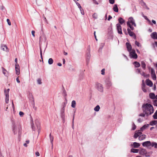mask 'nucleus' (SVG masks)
I'll return each mask as SVG.
<instances>
[{
	"label": "nucleus",
	"instance_id": "nucleus-62",
	"mask_svg": "<svg viewBox=\"0 0 157 157\" xmlns=\"http://www.w3.org/2000/svg\"><path fill=\"white\" fill-rule=\"evenodd\" d=\"M5 91H6V93H8V94H9V90H10V89H7V91H6V90H4V91H5Z\"/></svg>",
	"mask_w": 157,
	"mask_h": 157
},
{
	"label": "nucleus",
	"instance_id": "nucleus-21",
	"mask_svg": "<svg viewBox=\"0 0 157 157\" xmlns=\"http://www.w3.org/2000/svg\"><path fill=\"white\" fill-rule=\"evenodd\" d=\"M150 98L152 99H154L156 98V95L155 96V94L153 93H150L149 94Z\"/></svg>",
	"mask_w": 157,
	"mask_h": 157
},
{
	"label": "nucleus",
	"instance_id": "nucleus-53",
	"mask_svg": "<svg viewBox=\"0 0 157 157\" xmlns=\"http://www.w3.org/2000/svg\"><path fill=\"white\" fill-rule=\"evenodd\" d=\"M80 11H81V14L83 15L84 14V10H81V9H80Z\"/></svg>",
	"mask_w": 157,
	"mask_h": 157
},
{
	"label": "nucleus",
	"instance_id": "nucleus-50",
	"mask_svg": "<svg viewBox=\"0 0 157 157\" xmlns=\"http://www.w3.org/2000/svg\"><path fill=\"white\" fill-rule=\"evenodd\" d=\"M37 82L38 84H41V80L40 79H38L37 80Z\"/></svg>",
	"mask_w": 157,
	"mask_h": 157
},
{
	"label": "nucleus",
	"instance_id": "nucleus-11",
	"mask_svg": "<svg viewBox=\"0 0 157 157\" xmlns=\"http://www.w3.org/2000/svg\"><path fill=\"white\" fill-rule=\"evenodd\" d=\"M151 76L152 79L153 80H156V75L155 74V71L153 69H151Z\"/></svg>",
	"mask_w": 157,
	"mask_h": 157
},
{
	"label": "nucleus",
	"instance_id": "nucleus-55",
	"mask_svg": "<svg viewBox=\"0 0 157 157\" xmlns=\"http://www.w3.org/2000/svg\"><path fill=\"white\" fill-rule=\"evenodd\" d=\"M16 81L18 83H20V82L19 80V77H17L16 79Z\"/></svg>",
	"mask_w": 157,
	"mask_h": 157
},
{
	"label": "nucleus",
	"instance_id": "nucleus-48",
	"mask_svg": "<svg viewBox=\"0 0 157 157\" xmlns=\"http://www.w3.org/2000/svg\"><path fill=\"white\" fill-rule=\"evenodd\" d=\"M19 114L21 117H22L23 116L24 113L23 112L20 111L19 112Z\"/></svg>",
	"mask_w": 157,
	"mask_h": 157
},
{
	"label": "nucleus",
	"instance_id": "nucleus-36",
	"mask_svg": "<svg viewBox=\"0 0 157 157\" xmlns=\"http://www.w3.org/2000/svg\"><path fill=\"white\" fill-rule=\"evenodd\" d=\"M49 136H50V140L51 141V142L52 145V146H53V137L52 136H51V134H50Z\"/></svg>",
	"mask_w": 157,
	"mask_h": 157
},
{
	"label": "nucleus",
	"instance_id": "nucleus-35",
	"mask_svg": "<svg viewBox=\"0 0 157 157\" xmlns=\"http://www.w3.org/2000/svg\"><path fill=\"white\" fill-rule=\"evenodd\" d=\"M153 117L154 119H157V110L153 116Z\"/></svg>",
	"mask_w": 157,
	"mask_h": 157
},
{
	"label": "nucleus",
	"instance_id": "nucleus-25",
	"mask_svg": "<svg viewBox=\"0 0 157 157\" xmlns=\"http://www.w3.org/2000/svg\"><path fill=\"white\" fill-rule=\"evenodd\" d=\"M141 67L144 69L145 70L146 69V65L144 61L141 62Z\"/></svg>",
	"mask_w": 157,
	"mask_h": 157
},
{
	"label": "nucleus",
	"instance_id": "nucleus-37",
	"mask_svg": "<svg viewBox=\"0 0 157 157\" xmlns=\"http://www.w3.org/2000/svg\"><path fill=\"white\" fill-rule=\"evenodd\" d=\"M144 77H147L149 76V75H145V73L144 72H141L140 73Z\"/></svg>",
	"mask_w": 157,
	"mask_h": 157
},
{
	"label": "nucleus",
	"instance_id": "nucleus-10",
	"mask_svg": "<svg viewBox=\"0 0 157 157\" xmlns=\"http://www.w3.org/2000/svg\"><path fill=\"white\" fill-rule=\"evenodd\" d=\"M15 71L16 74L18 75L20 74V69L19 66L17 63L15 64Z\"/></svg>",
	"mask_w": 157,
	"mask_h": 157
},
{
	"label": "nucleus",
	"instance_id": "nucleus-39",
	"mask_svg": "<svg viewBox=\"0 0 157 157\" xmlns=\"http://www.w3.org/2000/svg\"><path fill=\"white\" fill-rule=\"evenodd\" d=\"M146 115V114L145 113H141L139 115V116L142 117H145V116Z\"/></svg>",
	"mask_w": 157,
	"mask_h": 157
},
{
	"label": "nucleus",
	"instance_id": "nucleus-45",
	"mask_svg": "<svg viewBox=\"0 0 157 157\" xmlns=\"http://www.w3.org/2000/svg\"><path fill=\"white\" fill-rule=\"evenodd\" d=\"M105 69H103L101 70V74L102 75H105Z\"/></svg>",
	"mask_w": 157,
	"mask_h": 157
},
{
	"label": "nucleus",
	"instance_id": "nucleus-18",
	"mask_svg": "<svg viewBox=\"0 0 157 157\" xmlns=\"http://www.w3.org/2000/svg\"><path fill=\"white\" fill-rule=\"evenodd\" d=\"M128 33L129 35L131 36H134L135 37H136V36L135 35V33L132 32L131 31L130 29H127Z\"/></svg>",
	"mask_w": 157,
	"mask_h": 157
},
{
	"label": "nucleus",
	"instance_id": "nucleus-16",
	"mask_svg": "<svg viewBox=\"0 0 157 157\" xmlns=\"http://www.w3.org/2000/svg\"><path fill=\"white\" fill-rule=\"evenodd\" d=\"M146 83L147 86L150 87L152 86L153 85V83L152 82V81L149 79L146 80Z\"/></svg>",
	"mask_w": 157,
	"mask_h": 157
},
{
	"label": "nucleus",
	"instance_id": "nucleus-54",
	"mask_svg": "<svg viewBox=\"0 0 157 157\" xmlns=\"http://www.w3.org/2000/svg\"><path fill=\"white\" fill-rule=\"evenodd\" d=\"M31 32H32V35L33 36V37H35V31L33 30Z\"/></svg>",
	"mask_w": 157,
	"mask_h": 157
},
{
	"label": "nucleus",
	"instance_id": "nucleus-24",
	"mask_svg": "<svg viewBox=\"0 0 157 157\" xmlns=\"http://www.w3.org/2000/svg\"><path fill=\"white\" fill-rule=\"evenodd\" d=\"M131 151L132 152L134 153H137L138 152H139V150L137 149L132 148L131 149Z\"/></svg>",
	"mask_w": 157,
	"mask_h": 157
},
{
	"label": "nucleus",
	"instance_id": "nucleus-32",
	"mask_svg": "<svg viewBox=\"0 0 157 157\" xmlns=\"http://www.w3.org/2000/svg\"><path fill=\"white\" fill-rule=\"evenodd\" d=\"M147 126L146 125H144L142 127L140 128V131H143L144 129H145L147 127Z\"/></svg>",
	"mask_w": 157,
	"mask_h": 157
},
{
	"label": "nucleus",
	"instance_id": "nucleus-46",
	"mask_svg": "<svg viewBox=\"0 0 157 157\" xmlns=\"http://www.w3.org/2000/svg\"><path fill=\"white\" fill-rule=\"evenodd\" d=\"M109 2L111 4H113L114 3V0H109Z\"/></svg>",
	"mask_w": 157,
	"mask_h": 157
},
{
	"label": "nucleus",
	"instance_id": "nucleus-1",
	"mask_svg": "<svg viewBox=\"0 0 157 157\" xmlns=\"http://www.w3.org/2000/svg\"><path fill=\"white\" fill-rule=\"evenodd\" d=\"M142 110L144 113L146 114V116L151 114L154 111L152 105L148 103H146L143 105Z\"/></svg>",
	"mask_w": 157,
	"mask_h": 157
},
{
	"label": "nucleus",
	"instance_id": "nucleus-2",
	"mask_svg": "<svg viewBox=\"0 0 157 157\" xmlns=\"http://www.w3.org/2000/svg\"><path fill=\"white\" fill-rule=\"evenodd\" d=\"M21 126L13 123L12 130L14 135L18 133V135H20L21 134Z\"/></svg>",
	"mask_w": 157,
	"mask_h": 157
},
{
	"label": "nucleus",
	"instance_id": "nucleus-14",
	"mask_svg": "<svg viewBox=\"0 0 157 157\" xmlns=\"http://www.w3.org/2000/svg\"><path fill=\"white\" fill-rule=\"evenodd\" d=\"M127 48L128 51L129 52L132 50V47L131 44L128 43L127 42L126 43Z\"/></svg>",
	"mask_w": 157,
	"mask_h": 157
},
{
	"label": "nucleus",
	"instance_id": "nucleus-9",
	"mask_svg": "<svg viewBox=\"0 0 157 157\" xmlns=\"http://www.w3.org/2000/svg\"><path fill=\"white\" fill-rule=\"evenodd\" d=\"M118 33L120 34H122L121 27V25L119 23L116 25Z\"/></svg>",
	"mask_w": 157,
	"mask_h": 157
},
{
	"label": "nucleus",
	"instance_id": "nucleus-57",
	"mask_svg": "<svg viewBox=\"0 0 157 157\" xmlns=\"http://www.w3.org/2000/svg\"><path fill=\"white\" fill-rule=\"evenodd\" d=\"M35 154H36V155L37 156H39L40 155L39 153L38 152H36L35 153Z\"/></svg>",
	"mask_w": 157,
	"mask_h": 157
},
{
	"label": "nucleus",
	"instance_id": "nucleus-43",
	"mask_svg": "<svg viewBox=\"0 0 157 157\" xmlns=\"http://www.w3.org/2000/svg\"><path fill=\"white\" fill-rule=\"evenodd\" d=\"M93 17L94 18L96 19L97 18V15L96 13H94L93 15Z\"/></svg>",
	"mask_w": 157,
	"mask_h": 157
},
{
	"label": "nucleus",
	"instance_id": "nucleus-47",
	"mask_svg": "<svg viewBox=\"0 0 157 157\" xmlns=\"http://www.w3.org/2000/svg\"><path fill=\"white\" fill-rule=\"evenodd\" d=\"M40 55L42 59H43L42 55V52L41 49L40 47Z\"/></svg>",
	"mask_w": 157,
	"mask_h": 157
},
{
	"label": "nucleus",
	"instance_id": "nucleus-5",
	"mask_svg": "<svg viewBox=\"0 0 157 157\" xmlns=\"http://www.w3.org/2000/svg\"><path fill=\"white\" fill-rule=\"evenodd\" d=\"M152 143L150 141H147L142 143V145L144 147H146L147 148L151 149V148Z\"/></svg>",
	"mask_w": 157,
	"mask_h": 157
},
{
	"label": "nucleus",
	"instance_id": "nucleus-29",
	"mask_svg": "<svg viewBox=\"0 0 157 157\" xmlns=\"http://www.w3.org/2000/svg\"><path fill=\"white\" fill-rule=\"evenodd\" d=\"M157 124V121L154 120L150 122V124L151 125H154Z\"/></svg>",
	"mask_w": 157,
	"mask_h": 157
},
{
	"label": "nucleus",
	"instance_id": "nucleus-60",
	"mask_svg": "<svg viewBox=\"0 0 157 157\" xmlns=\"http://www.w3.org/2000/svg\"><path fill=\"white\" fill-rule=\"evenodd\" d=\"M112 18V17L110 16V15H109V17H108V21H109L110 20V19H111Z\"/></svg>",
	"mask_w": 157,
	"mask_h": 157
},
{
	"label": "nucleus",
	"instance_id": "nucleus-22",
	"mask_svg": "<svg viewBox=\"0 0 157 157\" xmlns=\"http://www.w3.org/2000/svg\"><path fill=\"white\" fill-rule=\"evenodd\" d=\"M113 10L115 12H118V9L117 5L115 4L114 5L113 7Z\"/></svg>",
	"mask_w": 157,
	"mask_h": 157
},
{
	"label": "nucleus",
	"instance_id": "nucleus-40",
	"mask_svg": "<svg viewBox=\"0 0 157 157\" xmlns=\"http://www.w3.org/2000/svg\"><path fill=\"white\" fill-rule=\"evenodd\" d=\"M136 126L135 125V124L134 123L133 124L132 126V130H134L135 129H136Z\"/></svg>",
	"mask_w": 157,
	"mask_h": 157
},
{
	"label": "nucleus",
	"instance_id": "nucleus-13",
	"mask_svg": "<svg viewBox=\"0 0 157 157\" xmlns=\"http://www.w3.org/2000/svg\"><path fill=\"white\" fill-rule=\"evenodd\" d=\"M1 48L2 50L6 52H8V49L6 45L4 44H2L1 46Z\"/></svg>",
	"mask_w": 157,
	"mask_h": 157
},
{
	"label": "nucleus",
	"instance_id": "nucleus-7",
	"mask_svg": "<svg viewBox=\"0 0 157 157\" xmlns=\"http://www.w3.org/2000/svg\"><path fill=\"white\" fill-rule=\"evenodd\" d=\"M130 56L131 58L134 59H137V55L136 53L135 50H132L129 52Z\"/></svg>",
	"mask_w": 157,
	"mask_h": 157
},
{
	"label": "nucleus",
	"instance_id": "nucleus-23",
	"mask_svg": "<svg viewBox=\"0 0 157 157\" xmlns=\"http://www.w3.org/2000/svg\"><path fill=\"white\" fill-rule=\"evenodd\" d=\"M118 21L119 23L121 25L125 22L124 20L121 17H120L118 19Z\"/></svg>",
	"mask_w": 157,
	"mask_h": 157
},
{
	"label": "nucleus",
	"instance_id": "nucleus-28",
	"mask_svg": "<svg viewBox=\"0 0 157 157\" xmlns=\"http://www.w3.org/2000/svg\"><path fill=\"white\" fill-rule=\"evenodd\" d=\"M154 147L155 148L157 149V143L155 142L152 143L151 147Z\"/></svg>",
	"mask_w": 157,
	"mask_h": 157
},
{
	"label": "nucleus",
	"instance_id": "nucleus-41",
	"mask_svg": "<svg viewBox=\"0 0 157 157\" xmlns=\"http://www.w3.org/2000/svg\"><path fill=\"white\" fill-rule=\"evenodd\" d=\"M3 74L5 75H6V70L4 68H3Z\"/></svg>",
	"mask_w": 157,
	"mask_h": 157
},
{
	"label": "nucleus",
	"instance_id": "nucleus-26",
	"mask_svg": "<svg viewBox=\"0 0 157 157\" xmlns=\"http://www.w3.org/2000/svg\"><path fill=\"white\" fill-rule=\"evenodd\" d=\"M134 64L135 67H140V63L137 62H134Z\"/></svg>",
	"mask_w": 157,
	"mask_h": 157
},
{
	"label": "nucleus",
	"instance_id": "nucleus-61",
	"mask_svg": "<svg viewBox=\"0 0 157 157\" xmlns=\"http://www.w3.org/2000/svg\"><path fill=\"white\" fill-rule=\"evenodd\" d=\"M94 3L96 4H98V3L95 0H93Z\"/></svg>",
	"mask_w": 157,
	"mask_h": 157
},
{
	"label": "nucleus",
	"instance_id": "nucleus-52",
	"mask_svg": "<svg viewBox=\"0 0 157 157\" xmlns=\"http://www.w3.org/2000/svg\"><path fill=\"white\" fill-rule=\"evenodd\" d=\"M76 3L77 5L78 6V7L80 9H81L82 7L80 5V4L78 2H77Z\"/></svg>",
	"mask_w": 157,
	"mask_h": 157
},
{
	"label": "nucleus",
	"instance_id": "nucleus-12",
	"mask_svg": "<svg viewBox=\"0 0 157 157\" xmlns=\"http://www.w3.org/2000/svg\"><path fill=\"white\" fill-rule=\"evenodd\" d=\"M147 152L146 150L144 148H142L140 150H139V154L142 155H146Z\"/></svg>",
	"mask_w": 157,
	"mask_h": 157
},
{
	"label": "nucleus",
	"instance_id": "nucleus-42",
	"mask_svg": "<svg viewBox=\"0 0 157 157\" xmlns=\"http://www.w3.org/2000/svg\"><path fill=\"white\" fill-rule=\"evenodd\" d=\"M6 21L8 23V25L10 26L11 25V23L10 22V21L9 19H7L6 20Z\"/></svg>",
	"mask_w": 157,
	"mask_h": 157
},
{
	"label": "nucleus",
	"instance_id": "nucleus-64",
	"mask_svg": "<svg viewBox=\"0 0 157 157\" xmlns=\"http://www.w3.org/2000/svg\"><path fill=\"white\" fill-rule=\"evenodd\" d=\"M57 65L59 66H61L62 64L60 63H57Z\"/></svg>",
	"mask_w": 157,
	"mask_h": 157
},
{
	"label": "nucleus",
	"instance_id": "nucleus-27",
	"mask_svg": "<svg viewBox=\"0 0 157 157\" xmlns=\"http://www.w3.org/2000/svg\"><path fill=\"white\" fill-rule=\"evenodd\" d=\"M76 104L75 101L74 100H73L71 102V106L73 108H75L76 106Z\"/></svg>",
	"mask_w": 157,
	"mask_h": 157
},
{
	"label": "nucleus",
	"instance_id": "nucleus-17",
	"mask_svg": "<svg viewBox=\"0 0 157 157\" xmlns=\"http://www.w3.org/2000/svg\"><path fill=\"white\" fill-rule=\"evenodd\" d=\"M132 146L134 148H138L140 146V144L139 143L137 142H134Z\"/></svg>",
	"mask_w": 157,
	"mask_h": 157
},
{
	"label": "nucleus",
	"instance_id": "nucleus-19",
	"mask_svg": "<svg viewBox=\"0 0 157 157\" xmlns=\"http://www.w3.org/2000/svg\"><path fill=\"white\" fill-rule=\"evenodd\" d=\"M5 94L6 95V103H8L9 100V95L8 93H6V91H5Z\"/></svg>",
	"mask_w": 157,
	"mask_h": 157
},
{
	"label": "nucleus",
	"instance_id": "nucleus-56",
	"mask_svg": "<svg viewBox=\"0 0 157 157\" xmlns=\"http://www.w3.org/2000/svg\"><path fill=\"white\" fill-rule=\"evenodd\" d=\"M146 5V3H145L144 2H142V3H141V5H142V6H143V7H144V6H145Z\"/></svg>",
	"mask_w": 157,
	"mask_h": 157
},
{
	"label": "nucleus",
	"instance_id": "nucleus-34",
	"mask_svg": "<svg viewBox=\"0 0 157 157\" xmlns=\"http://www.w3.org/2000/svg\"><path fill=\"white\" fill-rule=\"evenodd\" d=\"M53 62V60L52 58H49L48 60V63L49 64H52Z\"/></svg>",
	"mask_w": 157,
	"mask_h": 157
},
{
	"label": "nucleus",
	"instance_id": "nucleus-31",
	"mask_svg": "<svg viewBox=\"0 0 157 157\" xmlns=\"http://www.w3.org/2000/svg\"><path fill=\"white\" fill-rule=\"evenodd\" d=\"M63 107L61 109V112L62 113H63L64 112L65 107L66 106V103L65 102H64L63 103Z\"/></svg>",
	"mask_w": 157,
	"mask_h": 157
},
{
	"label": "nucleus",
	"instance_id": "nucleus-63",
	"mask_svg": "<svg viewBox=\"0 0 157 157\" xmlns=\"http://www.w3.org/2000/svg\"><path fill=\"white\" fill-rule=\"evenodd\" d=\"M152 23H153L154 24H156V21H155L153 20H152Z\"/></svg>",
	"mask_w": 157,
	"mask_h": 157
},
{
	"label": "nucleus",
	"instance_id": "nucleus-58",
	"mask_svg": "<svg viewBox=\"0 0 157 157\" xmlns=\"http://www.w3.org/2000/svg\"><path fill=\"white\" fill-rule=\"evenodd\" d=\"M144 7V8H145V9H147V10H149V8H148L147 6V5H146Z\"/></svg>",
	"mask_w": 157,
	"mask_h": 157
},
{
	"label": "nucleus",
	"instance_id": "nucleus-38",
	"mask_svg": "<svg viewBox=\"0 0 157 157\" xmlns=\"http://www.w3.org/2000/svg\"><path fill=\"white\" fill-rule=\"evenodd\" d=\"M90 57V53H89V54H88L87 57L86 58L87 62H88V61L89 60Z\"/></svg>",
	"mask_w": 157,
	"mask_h": 157
},
{
	"label": "nucleus",
	"instance_id": "nucleus-4",
	"mask_svg": "<svg viewBox=\"0 0 157 157\" xmlns=\"http://www.w3.org/2000/svg\"><path fill=\"white\" fill-rule=\"evenodd\" d=\"M127 25L129 26L132 30L134 29V28L131 26V25H134L135 27L136 26V25L135 22V21L133 18L131 17L128 19V21L127 22Z\"/></svg>",
	"mask_w": 157,
	"mask_h": 157
},
{
	"label": "nucleus",
	"instance_id": "nucleus-51",
	"mask_svg": "<svg viewBox=\"0 0 157 157\" xmlns=\"http://www.w3.org/2000/svg\"><path fill=\"white\" fill-rule=\"evenodd\" d=\"M143 120L142 119H141V118H139L138 119L137 121L138 122L140 123L143 121Z\"/></svg>",
	"mask_w": 157,
	"mask_h": 157
},
{
	"label": "nucleus",
	"instance_id": "nucleus-49",
	"mask_svg": "<svg viewBox=\"0 0 157 157\" xmlns=\"http://www.w3.org/2000/svg\"><path fill=\"white\" fill-rule=\"evenodd\" d=\"M135 44L138 47H139L140 46V44L138 42L136 41H135Z\"/></svg>",
	"mask_w": 157,
	"mask_h": 157
},
{
	"label": "nucleus",
	"instance_id": "nucleus-8",
	"mask_svg": "<svg viewBox=\"0 0 157 157\" xmlns=\"http://www.w3.org/2000/svg\"><path fill=\"white\" fill-rule=\"evenodd\" d=\"M96 85L98 90L99 91L101 92H102L103 91V87L101 84L98 83H96Z\"/></svg>",
	"mask_w": 157,
	"mask_h": 157
},
{
	"label": "nucleus",
	"instance_id": "nucleus-3",
	"mask_svg": "<svg viewBox=\"0 0 157 157\" xmlns=\"http://www.w3.org/2000/svg\"><path fill=\"white\" fill-rule=\"evenodd\" d=\"M142 134V133L140 131V130L136 131L134 136V137L136 139L139 137V140L140 141L142 140L145 138L146 136L144 134L141 135Z\"/></svg>",
	"mask_w": 157,
	"mask_h": 157
},
{
	"label": "nucleus",
	"instance_id": "nucleus-30",
	"mask_svg": "<svg viewBox=\"0 0 157 157\" xmlns=\"http://www.w3.org/2000/svg\"><path fill=\"white\" fill-rule=\"evenodd\" d=\"M153 104L154 105L157 106V95H156V98L153 100Z\"/></svg>",
	"mask_w": 157,
	"mask_h": 157
},
{
	"label": "nucleus",
	"instance_id": "nucleus-20",
	"mask_svg": "<svg viewBox=\"0 0 157 157\" xmlns=\"http://www.w3.org/2000/svg\"><path fill=\"white\" fill-rule=\"evenodd\" d=\"M142 82L143 83L142 85V89L144 92H146L147 91V90L145 88L146 86L144 83V80H143Z\"/></svg>",
	"mask_w": 157,
	"mask_h": 157
},
{
	"label": "nucleus",
	"instance_id": "nucleus-33",
	"mask_svg": "<svg viewBox=\"0 0 157 157\" xmlns=\"http://www.w3.org/2000/svg\"><path fill=\"white\" fill-rule=\"evenodd\" d=\"M100 109V107L99 105H97L96 107H95L94 108V110L95 111L98 112V111Z\"/></svg>",
	"mask_w": 157,
	"mask_h": 157
},
{
	"label": "nucleus",
	"instance_id": "nucleus-15",
	"mask_svg": "<svg viewBox=\"0 0 157 157\" xmlns=\"http://www.w3.org/2000/svg\"><path fill=\"white\" fill-rule=\"evenodd\" d=\"M151 36L153 39H157V33L156 32L152 33L151 34Z\"/></svg>",
	"mask_w": 157,
	"mask_h": 157
},
{
	"label": "nucleus",
	"instance_id": "nucleus-59",
	"mask_svg": "<svg viewBox=\"0 0 157 157\" xmlns=\"http://www.w3.org/2000/svg\"><path fill=\"white\" fill-rule=\"evenodd\" d=\"M95 33H96V32H95V31H94V37H95V39L96 40H97V39L96 36V34H95Z\"/></svg>",
	"mask_w": 157,
	"mask_h": 157
},
{
	"label": "nucleus",
	"instance_id": "nucleus-44",
	"mask_svg": "<svg viewBox=\"0 0 157 157\" xmlns=\"http://www.w3.org/2000/svg\"><path fill=\"white\" fill-rule=\"evenodd\" d=\"M143 17L146 20L148 21L149 22L151 23L150 21L147 17L146 16H143Z\"/></svg>",
	"mask_w": 157,
	"mask_h": 157
},
{
	"label": "nucleus",
	"instance_id": "nucleus-6",
	"mask_svg": "<svg viewBox=\"0 0 157 157\" xmlns=\"http://www.w3.org/2000/svg\"><path fill=\"white\" fill-rule=\"evenodd\" d=\"M46 40V37L44 33H43L42 35L40 36L39 38V42L40 44H41L42 42H45Z\"/></svg>",
	"mask_w": 157,
	"mask_h": 157
}]
</instances>
